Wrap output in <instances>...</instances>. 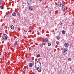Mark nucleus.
I'll use <instances>...</instances> for the list:
<instances>
[{"label": "nucleus", "mask_w": 74, "mask_h": 74, "mask_svg": "<svg viewBox=\"0 0 74 74\" xmlns=\"http://www.w3.org/2000/svg\"><path fill=\"white\" fill-rule=\"evenodd\" d=\"M62 34H66L65 31L64 30H63L62 31Z\"/></svg>", "instance_id": "14"}, {"label": "nucleus", "mask_w": 74, "mask_h": 74, "mask_svg": "<svg viewBox=\"0 0 74 74\" xmlns=\"http://www.w3.org/2000/svg\"><path fill=\"white\" fill-rule=\"evenodd\" d=\"M3 38L4 40H7V38H8V36L7 35L5 34H3Z\"/></svg>", "instance_id": "2"}, {"label": "nucleus", "mask_w": 74, "mask_h": 74, "mask_svg": "<svg viewBox=\"0 0 74 74\" xmlns=\"http://www.w3.org/2000/svg\"><path fill=\"white\" fill-rule=\"evenodd\" d=\"M64 49V51H63V53H65V52H66V51H67L68 50L67 48H65Z\"/></svg>", "instance_id": "10"}, {"label": "nucleus", "mask_w": 74, "mask_h": 74, "mask_svg": "<svg viewBox=\"0 0 74 74\" xmlns=\"http://www.w3.org/2000/svg\"><path fill=\"white\" fill-rule=\"evenodd\" d=\"M40 47H41V48L42 47V46H40Z\"/></svg>", "instance_id": "29"}, {"label": "nucleus", "mask_w": 74, "mask_h": 74, "mask_svg": "<svg viewBox=\"0 0 74 74\" xmlns=\"http://www.w3.org/2000/svg\"><path fill=\"white\" fill-rule=\"evenodd\" d=\"M18 44V41H15L14 43V47H16V45H17V44Z\"/></svg>", "instance_id": "6"}, {"label": "nucleus", "mask_w": 74, "mask_h": 74, "mask_svg": "<svg viewBox=\"0 0 74 74\" xmlns=\"http://www.w3.org/2000/svg\"><path fill=\"white\" fill-rule=\"evenodd\" d=\"M32 0H27V2L28 5H30L31 3Z\"/></svg>", "instance_id": "5"}, {"label": "nucleus", "mask_w": 74, "mask_h": 74, "mask_svg": "<svg viewBox=\"0 0 74 74\" xmlns=\"http://www.w3.org/2000/svg\"><path fill=\"white\" fill-rule=\"evenodd\" d=\"M16 13L15 12H13L12 14V15L14 16H16Z\"/></svg>", "instance_id": "13"}, {"label": "nucleus", "mask_w": 74, "mask_h": 74, "mask_svg": "<svg viewBox=\"0 0 74 74\" xmlns=\"http://www.w3.org/2000/svg\"><path fill=\"white\" fill-rule=\"evenodd\" d=\"M35 67L36 69L38 71L41 70V64L39 61L36 62L35 63Z\"/></svg>", "instance_id": "1"}, {"label": "nucleus", "mask_w": 74, "mask_h": 74, "mask_svg": "<svg viewBox=\"0 0 74 74\" xmlns=\"http://www.w3.org/2000/svg\"><path fill=\"white\" fill-rule=\"evenodd\" d=\"M51 43H48V46L49 47V46H51Z\"/></svg>", "instance_id": "17"}, {"label": "nucleus", "mask_w": 74, "mask_h": 74, "mask_svg": "<svg viewBox=\"0 0 74 74\" xmlns=\"http://www.w3.org/2000/svg\"><path fill=\"white\" fill-rule=\"evenodd\" d=\"M60 36H57L56 37V38H57V40H59L60 39Z\"/></svg>", "instance_id": "15"}, {"label": "nucleus", "mask_w": 74, "mask_h": 74, "mask_svg": "<svg viewBox=\"0 0 74 74\" xmlns=\"http://www.w3.org/2000/svg\"><path fill=\"white\" fill-rule=\"evenodd\" d=\"M62 10L64 12V11H66V7L65 6H62Z\"/></svg>", "instance_id": "4"}, {"label": "nucleus", "mask_w": 74, "mask_h": 74, "mask_svg": "<svg viewBox=\"0 0 74 74\" xmlns=\"http://www.w3.org/2000/svg\"><path fill=\"white\" fill-rule=\"evenodd\" d=\"M10 28H11L12 30H14V27L12 25H10Z\"/></svg>", "instance_id": "8"}, {"label": "nucleus", "mask_w": 74, "mask_h": 74, "mask_svg": "<svg viewBox=\"0 0 74 74\" xmlns=\"http://www.w3.org/2000/svg\"><path fill=\"white\" fill-rule=\"evenodd\" d=\"M39 1H42V0H39Z\"/></svg>", "instance_id": "27"}, {"label": "nucleus", "mask_w": 74, "mask_h": 74, "mask_svg": "<svg viewBox=\"0 0 74 74\" xmlns=\"http://www.w3.org/2000/svg\"><path fill=\"white\" fill-rule=\"evenodd\" d=\"M33 65L32 63H30L29 64V66L30 67H32V66H33Z\"/></svg>", "instance_id": "12"}, {"label": "nucleus", "mask_w": 74, "mask_h": 74, "mask_svg": "<svg viewBox=\"0 0 74 74\" xmlns=\"http://www.w3.org/2000/svg\"><path fill=\"white\" fill-rule=\"evenodd\" d=\"M29 10H30V11H33V8L31 6H29Z\"/></svg>", "instance_id": "11"}, {"label": "nucleus", "mask_w": 74, "mask_h": 74, "mask_svg": "<svg viewBox=\"0 0 74 74\" xmlns=\"http://www.w3.org/2000/svg\"><path fill=\"white\" fill-rule=\"evenodd\" d=\"M1 0H0V4H1Z\"/></svg>", "instance_id": "24"}, {"label": "nucleus", "mask_w": 74, "mask_h": 74, "mask_svg": "<svg viewBox=\"0 0 74 74\" xmlns=\"http://www.w3.org/2000/svg\"><path fill=\"white\" fill-rule=\"evenodd\" d=\"M62 50H63V48H62L61 49Z\"/></svg>", "instance_id": "28"}, {"label": "nucleus", "mask_w": 74, "mask_h": 74, "mask_svg": "<svg viewBox=\"0 0 74 74\" xmlns=\"http://www.w3.org/2000/svg\"><path fill=\"white\" fill-rule=\"evenodd\" d=\"M32 74H35V73H32Z\"/></svg>", "instance_id": "25"}, {"label": "nucleus", "mask_w": 74, "mask_h": 74, "mask_svg": "<svg viewBox=\"0 0 74 74\" xmlns=\"http://www.w3.org/2000/svg\"><path fill=\"white\" fill-rule=\"evenodd\" d=\"M64 46L65 47H66V48H67L68 47H69V44L67 43H65L64 44Z\"/></svg>", "instance_id": "7"}, {"label": "nucleus", "mask_w": 74, "mask_h": 74, "mask_svg": "<svg viewBox=\"0 0 74 74\" xmlns=\"http://www.w3.org/2000/svg\"><path fill=\"white\" fill-rule=\"evenodd\" d=\"M60 25H62V22H61L60 23Z\"/></svg>", "instance_id": "21"}, {"label": "nucleus", "mask_w": 74, "mask_h": 74, "mask_svg": "<svg viewBox=\"0 0 74 74\" xmlns=\"http://www.w3.org/2000/svg\"><path fill=\"white\" fill-rule=\"evenodd\" d=\"M0 8H1V10H3L4 9V7L3 6H1Z\"/></svg>", "instance_id": "16"}, {"label": "nucleus", "mask_w": 74, "mask_h": 74, "mask_svg": "<svg viewBox=\"0 0 74 74\" xmlns=\"http://www.w3.org/2000/svg\"><path fill=\"white\" fill-rule=\"evenodd\" d=\"M43 41L44 42H48V39H47V38H45L44 40Z\"/></svg>", "instance_id": "9"}, {"label": "nucleus", "mask_w": 74, "mask_h": 74, "mask_svg": "<svg viewBox=\"0 0 74 74\" xmlns=\"http://www.w3.org/2000/svg\"><path fill=\"white\" fill-rule=\"evenodd\" d=\"M72 25H74V21H73L72 22Z\"/></svg>", "instance_id": "23"}, {"label": "nucleus", "mask_w": 74, "mask_h": 74, "mask_svg": "<svg viewBox=\"0 0 74 74\" xmlns=\"http://www.w3.org/2000/svg\"><path fill=\"white\" fill-rule=\"evenodd\" d=\"M58 5L59 7H63V3H61L60 1H58Z\"/></svg>", "instance_id": "3"}, {"label": "nucleus", "mask_w": 74, "mask_h": 74, "mask_svg": "<svg viewBox=\"0 0 74 74\" xmlns=\"http://www.w3.org/2000/svg\"><path fill=\"white\" fill-rule=\"evenodd\" d=\"M56 41V44H57V45H58V44H59V42Z\"/></svg>", "instance_id": "18"}, {"label": "nucleus", "mask_w": 74, "mask_h": 74, "mask_svg": "<svg viewBox=\"0 0 74 74\" xmlns=\"http://www.w3.org/2000/svg\"><path fill=\"white\" fill-rule=\"evenodd\" d=\"M37 56L38 58H39V57L40 56V54H38L37 55Z\"/></svg>", "instance_id": "20"}, {"label": "nucleus", "mask_w": 74, "mask_h": 74, "mask_svg": "<svg viewBox=\"0 0 74 74\" xmlns=\"http://www.w3.org/2000/svg\"><path fill=\"white\" fill-rule=\"evenodd\" d=\"M68 61H71V58H68Z\"/></svg>", "instance_id": "19"}, {"label": "nucleus", "mask_w": 74, "mask_h": 74, "mask_svg": "<svg viewBox=\"0 0 74 74\" xmlns=\"http://www.w3.org/2000/svg\"><path fill=\"white\" fill-rule=\"evenodd\" d=\"M29 32H33V30L32 29H30V30H29Z\"/></svg>", "instance_id": "22"}, {"label": "nucleus", "mask_w": 74, "mask_h": 74, "mask_svg": "<svg viewBox=\"0 0 74 74\" xmlns=\"http://www.w3.org/2000/svg\"><path fill=\"white\" fill-rule=\"evenodd\" d=\"M1 55V53H0V56Z\"/></svg>", "instance_id": "26"}]
</instances>
